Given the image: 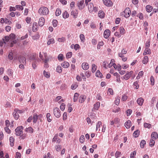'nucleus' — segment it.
<instances>
[{"instance_id": "nucleus-1", "label": "nucleus", "mask_w": 158, "mask_h": 158, "mask_svg": "<svg viewBox=\"0 0 158 158\" xmlns=\"http://www.w3.org/2000/svg\"><path fill=\"white\" fill-rule=\"evenodd\" d=\"M38 12L41 15H47L48 14L49 10L47 7L42 6L39 8Z\"/></svg>"}, {"instance_id": "nucleus-2", "label": "nucleus", "mask_w": 158, "mask_h": 158, "mask_svg": "<svg viewBox=\"0 0 158 158\" xmlns=\"http://www.w3.org/2000/svg\"><path fill=\"white\" fill-rule=\"evenodd\" d=\"M87 5H88V10L89 12H96L98 10V7L96 6L94 7L93 3L90 2Z\"/></svg>"}, {"instance_id": "nucleus-3", "label": "nucleus", "mask_w": 158, "mask_h": 158, "mask_svg": "<svg viewBox=\"0 0 158 158\" xmlns=\"http://www.w3.org/2000/svg\"><path fill=\"white\" fill-rule=\"evenodd\" d=\"M131 14V10L129 7L126 8L121 13L122 16L126 18H128L130 17Z\"/></svg>"}, {"instance_id": "nucleus-4", "label": "nucleus", "mask_w": 158, "mask_h": 158, "mask_svg": "<svg viewBox=\"0 0 158 158\" xmlns=\"http://www.w3.org/2000/svg\"><path fill=\"white\" fill-rule=\"evenodd\" d=\"M84 0H80L77 1V6L80 10L83 9L85 6Z\"/></svg>"}, {"instance_id": "nucleus-5", "label": "nucleus", "mask_w": 158, "mask_h": 158, "mask_svg": "<svg viewBox=\"0 0 158 158\" xmlns=\"http://www.w3.org/2000/svg\"><path fill=\"white\" fill-rule=\"evenodd\" d=\"M53 114L57 118H59L61 116L60 111L59 108L55 107L53 109Z\"/></svg>"}, {"instance_id": "nucleus-6", "label": "nucleus", "mask_w": 158, "mask_h": 158, "mask_svg": "<svg viewBox=\"0 0 158 158\" xmlns=\"http://www.w3.org/2000/svg\"><path fill=\"white\" fill-rule=\"evenodd\" d=\"M120 122V119L118 118H115L114 120L110 121V124L111 125H114V124H117V127H119L120 126L119 124Z\"/></svg>"}, {"instance_id": "nucleus-7", "label": "nucleus", "mask_w": 158, "mask_h": 158, "mask_svg": "<svg viewBox=\"0 0 158 158\" xmlns=\"http://www.w3.org/2000/svg\"><path fill=\"white\" fill-rule=\"evenodd\" d=\"M23 128L22 126H19L17 127L15 130V134L16 135L19 136L23 133Z\"/></svg>"}, {"instance_id": "nucleus-8", "label": "nucleus", "mask_w": 158, "mask_h": 158, "mask_svg": "<svg viewBox=\"0 0 158 158\" xmlns=\"http://www.w3.org/2000/svg\"><path fill=\"white\" fill-rule=\"evenodd\" d=\"M103 2L106 6L110 7L112 6L113 3L111 0H103Z\"/></svg>"}, {"instance_id": "nucleus-9", "label": "nucleus", "mask_w": 158, "mask_h": 158, "mask_svg": "<svg viewBox=\"0 0 158 158\" xmlns=\"http://www.w3.org/2000/svg\"><path fill=\"white\" fill-rule=\"evenodd\" d=\"M110 34V31L109 29L106 30L104 32V37L106 39L109 38Z\"/></svg>"}, {"instance_id": "nucleus-10", "label": "nucleus", "mask_w": 158, "mask_h": 158, "mask_svg": "<svg viewBox=\"0 0 158 158\" xmlns=\"http://www.w3.org/2000/svg\"><path fill=\"white\" fill-rule=\"evenodd\" d=\"M133 73V71H131L129 72H127V73L124 76V78L126 80H128L130 77L131 75Z\"/></svg>"}, {"instance_id": "nucleus-11", "label": "nucleus", "mask_w": 158, "mask_h": 158, "mask_svg": "<svg viewBox=\"0 0 158 158\" xmlns=\"http://www.w3.org/2000/svg\"><path fill=\"white\" fill-rule=\"evenodd\" d=\"M78 11L77 10H73L71 12V15L73 16L74 18H76L78 16Z\"/></svg>"}, {"instance_id": "nucleus-12", "label": "nucleus", "mask_w": 158, "mask_h": 158, "mask_svg": "<svg viewBox=\"0 0 158 158\" xmlns=\"http://www.w3.org/2000/svg\"><path fill=\"white\" fill-rule=\"evenodd\" d=\"M44 23L45 19L43 17H40L39 21V25L40 27H42L44 25Z\"/></svg>"}, {"instance_id": "nucleus-13", "label": "nucleus", "mask_w": 158, "mask_h": 158, "mask_svg": "<svg viewBox=\"0 0 158 158\" xmlns=\"http://www.w3.org/2000/svg\"><path fill=\"white\" fill-rule=\"evenodd\" d=\"M52 142H55L56 143H59L60 142V139L58 137L57 134L56 135L52 140Z\"/></svg>"}, {"instance_id": "nucleus-14", "label": "nucleus", "mask_w": 158, "mask_h": 158, "mask_svg": "<svg viewBox=\"0 0 158 158\" xmlns=\"http://www.w3.org/2000/svg\"><path fill=\"white\" fill-rule=\"evenodd\" d=\"M81 67L84 70H87L89 68V66L87 63L84 62L82 64Z\"/></svg>"}, {"instance_id": "nucleus-15", "label": "nucleus", "mask_w": 158, "mask_h": 158, "mask_svg": "<svg viewBox=\"0 0 158 158\" xmlns=\"http://www.w3.org/2000/svg\"><path fill=\"white\" fill-rule=\"evenodd\" d=\"M137 104L140 106H142L144 102V99L142 98H139L137 100Z\"/></svg>"}, {"instance_id": "nucleus-16", "label": "nucleus", "mask_w": 158, "mask_h": 158, "mask_svg": "<svg viewBox=\"0 0 158 158\" xmlns=\"http://www.w3.org/2000/svg\"><path fill=\"white\" fill-rule=\"evenodd\" d=\"M86 98V97L85 96L81 95L79 98V102L80 103H82L85 101Z\"/></svg>"}, {"instance_id": "nucleus-17", "label": "nucleus", "mask_w": 158, "mask_h": 158, "mask_svg": "<svg viewBox=\"0 0 158 158\" xmlns=\"http://www.w3.org/2000/svg\"><path fill=\"white\" fill-rule=\"evenodd\" d=\"M42 116V115L41 114L39 115V116H38L37 114H34L33 117V123H36L37 121L38 116H39L40 117H41Z\"/></svg>"}, {"instance_id": "nucleus-18", "label": "nucleus", "mask_w": 158, "mask_h": 158, "mask_svg": "<svg viewBox=\"0 0 158 158\" xmlns=\"http://www.w3.org/2000/svg\"><path fill=\"white\" fill-rule=\"evenodd\" d=\"M38 29V25L37 23L34 22L33 24L32 31H36Z\"/></svg>"}, {"instance_id": "nucleus-19", "label": "nucleus", "mask_w": 158, "mask_h": 158, "mask_svg": "<svg viewBox=\"0 0 158 158\" xmlns=\"http://www.w3.org/2000/svg\"><path fill=\"white\" fill-rule=\"evenodd\" d=\"M152 139L156 140L158 138V134L156 132H153L151 134Z\"/></svg>"}, {"instance_id": "nucleus-20", "label": "nucleus", "mask_w": 158, "mask_h": 158, "mask_svg": "<svg viewBox=\"0 0 158 158\" xmlns=\"http://www.w3.org/2000/svg\"><path fill=\"white\" fill-rule=\"evenodd\" d=\"M131 124V121L130 120H128L125 123V126L127 129H129L130 127Z\"/></svg>"}, {"instance_id": "nucleus-21", "label": "nucleus", "mask_w": 158, "mask_h": 158, "mask_svg": "<svg viewBox=\"0 0 158 158\" xmlns=\"http://www.w3.org/2000/svg\"><path fill=\"white\" fill-rule=\"evenodd\" d=\"M25 131L26 132L32 133H33L34 130L32 127H29L28 128L25 129Z\"/></svg>"}, {"instance_id": "nucleus-22", "label": "nucleus", "mask_w": 158, "mask_h": 158, "mask_svg": "<svg viewBox=\"0 0 158 158\" xmlns=\"http://www.w3.org/2000/svg\"><path fill=\"white\" fill-rule=\"evenodd\" d=\"M100 106V102H97L94 105L93 109L96 110H98Z\"/></svg>"}, {"instance_id": "nucleus-23", "label": "nucleus", "mask_w": 158, "mask_h": 158, "mask_svg": "<svg viewBox=\"0 0 158 158\" xmlns=\"http://www.w3.org/2000/svg\"><path fill=\"white\" fill-rule=\"evenodd\" d=\"M151 53V50L150 49L148 48H146L144 52L143 53L144 55H145L146 54H149Z\"/></svg>"}, {"instance_id": "nucleus-24", "label": "nucleus", "mask_w": 158, "mask_h": 158, "mask_svg": "<svg viewBox=\"0 0 158 158\" xmlns=\"http://www.w3.org/2000/svg\"><path fill=\"white\" fill-rule=\"evenodd\" d=\"M61 66L64 68H67L69 66V64L68 62L64 61L61 64Z\"/></svg>"}, {"instance_id": "nucleus-25", "label": "nucleus", "mask_w": 158, "mask_h": 158, "mask_svg": "<svg viewBox=\"0 0 158 158\" xmlns=\"http://www.w3.org/2000/svg\"><path fill=\"white\" fill-rule=\"evenodd\" d=\"M118 56L119 57L122 58V60L124 62H125L127 61V57H125L123 55V54L121 53H118Z\"/></svg>"}, {"instance_id": "nucleus-26", "label": "nucleus", "mask_w": 158, "mask_h": 158, "mask_svg": "<svg viewBox=\"0 0 158 158\" xmlns=\"http://www.w3.org/2000/svg\"><path fill=\"white\" fill-rule=\"evenodd\" d=\"M98 16L101 18H103L105 16V14L104 12L102 10H100L98 13Z\"/></svg>"}, {"instance_id": "nucleus-27", "label": "nucleus", "mask_w": 158, "mask_h": 158, "mask_svg": "<svg viewBox=\"0 0 158 158\" xmlns=\"http://www.w3.org/2000/svg\"><path fill=\"white\" fill-rule=\"evenodd\" d=\"M9 140L10 143V145L11 147H13L14 145L15 139L12 136L10 137Z\"/></svg>"}, {"instance_id": "nucleus-28", "label": "nucleus", "mask_w": 158, "mask_h": 158, "mask_svg": "<svg viewBox=\"0 0 158 158\" xmlns=\"http://www.w3.org/2000/svg\"><path fill=\"white\" fill-rule=\"evenodd\" d=\"M148 62V57L147 56H145L143 58L142 62L144 64H147Z\"/></svg>"}, {"instance_id": "nucleus-29", "label": "nucleus", "mask_w": 158, "mask_h": 158, "mask_svg": "<svg viewBox=\"0 0 158 158\" xmlns=\"http://www.w3.org/2000/svg\"><path fill=\"white\" fill-rule=\"evenodd\" d=\"M120 110L121 109L119 107H117V106L115 107V106H114V108L112 110V111L113 112L116 113L120 112Z\"/></svg>"}, {"instance_id": "nucleus-30", "label": "nucleus", "mask_w": 158, "mask_h": 158, "mask_svg": "<svg viewBox=\"0 0 158 158\" xmlns=\"http://www.w3.org/2000/svg\"><path fill=\"white\" fill-rule=\"evenodd\" d=\"M56 71L57 73H61L62 72V69L60 66L58 65L56 68Z\"/></svg>"}, {"instance_id": "nucleus-31", "label": "nucleus", "mask_w": 158, "mask_h": 158, "mask_svg": "<svg viewBox=\"0 0 158 158\" xmlns=\"http://www.w3.org/2000/svg\"><path fill=\"white\" fill-rule=\"evenodd\" d=\"M120 98L118 96H117L116 98L115 99L114 101L115 104L118 105H119V102H120Z\"/></svg>"}, {"instance_id": "nucleus-32", "label": "nucleus", "mask_w": 158, "mask_h": 158, "mask_svg": "<svg viewBox=\"0 0 158 158\" xmlns=\"http://www.w3.org/2000/svg\"><path fill=\"white\" fill-rule=\"evenodd\" d=\"M102 125V123L101 121H99L97 123L96 125V130L98 131V130L99 131L100 130V127Z\"/></svg>"}, {"instance_id": "nucleus-33", "label": "nucleus", "mask_w": 158, "mask_h": 158, "mask_svg": "<svg viewBox=\"0 0 158 158\" xmlns=\"http://www.w3.org/2000/svg\"><path fill=\"white\" fill-rule=\"evenodd\" d=\"M137 16L141 20H143V15L141 13H139L137 15Z\"/></svg>"}, {"instance_id": "nucleus-34", "label": "nucleus", "mask_w": 158, "mask_h": 158, "mask_svg": "<svg viewBox=\"0 0 158 158\" xmlns=\"http://www.w3.org/2000/svg\"><path fill=\"white\" fill-rule=\"evenodd\" d=\"M146 10L148 12H151L152 9V7L150 5H147L146 7Z\"/></svg>"}, {"instance_id": "nucleus-35", "label": "nucleus", "mask_w": 158, "mask_h": 158, "mask_svg": "<svg viewBox=\"0 0 158 158\" xmlns=\"http://www.w3.org/2000/svg\"><path fill=\"white\" fill-rule=\"evenodd\" d=\"M46 118L48 119V122H51L52 121V117L51 116L50 114L49 113H47L46 114Z\"/></svg>"}, {"instance_id": "nucleus-36", "label": "nucleus", "mask_w": 158, "mask_h": 158, "mask_svg": "<svg viewBox=\"0 0 158 158\" xmlns=\"http://www.w3.org/2000/svg\"><path fill=\"white\" fill-rule=\"evenodd\" d=\"M78 84L77 83H75L72 85L71 88L72 89H75L78 87Z\"/></svg>"}, {"instance_id": "nucleus-37", "label": "nucleus", "mask_w": 158, "mask_h": 158, "mask_svg": "<svg viewBox=\"0 0 158 158\" xmlns=\"http://www.w3.org/2000/svg\"><path fill=\"white\" fill-rule=\"evenodd\" d=\"M119 30L120 34L123 35L125 33V30L123 27H120L119 28Z\"/></svg>"}, {"instance_id": "nucleus-38", "label": "nucleus", "mask_w": 158, "mask_h": 158, "mask_svg": "<svg viewBox=\"0 0 158 158\" xmlns=\"http://www.w3.org/2000/svg\"><path fill=\"white\" fill-rule=\"evenodd\" d=\"M13 115L15 118L16 119H17L19 117V115L18 113L16 111H15V110H14V111L13 113Z\"/></svg>"}, {"instance_id": "nucleus-39", "label": "nucleus", "mask_w": 158, "mask_h": 158, "mask_svg": "<svg viewBox=\"0 0 158 158\" xmlns=\"http://www.w3.org/2000/svg\"><path fill=\"white\" fill-rule=\"evenodd\" d=\"M69 14L66 11H65L64 12L63 14V17L64 19L68 18L69 17Z\"/></svg>"}, {"instance_id": "nucleus-40", "label": "nucleus", "mask_w": 158, "mask_h": 158, "mask_svg": "<svg viewBox=\"0 0 158 158\" xmlns=\"http://www.w3.org/2000/svg\"><path fill=\"white\" fill-rule=\"evenodd\" d=\"M139 130H137L134 131L133 134V135L135 137H138L139 135Z\"/></svg>"}, {"instance_id": "nucleus-41", "label": "nucleus", "mask_w": 158, "mask_h": 158, "mask_svg": "<svg viewBox=\"0 0 158 158\" xmlns=\"http://www.w3.org/2000/svg\"><path fill=\"white\" fill-rule=\"evenodd\" d=\"M78 96L79 94L77 93H75L73 97V101L74 102H76L77 101Z\"/></svg>"}, {"instance_id": "nucleus-42", "label": "nucleus", "mask_w": 158, "mask_h": 158, "mask_svg": "<svg viewBox=\"0 0 158 158\" xmlns=\"http://www.w3.org/2000/svg\"><path fill=\"white\" fill-rule=\"evenodd\" d=\"M146 142L145 140H142L140 143V147L142 148H143L144 147V145L146 144Z\"/></svg>"}, {"instance_id": "nucleus-43", "label": "nucleus", "mask_w": 158, "mask_h": 158, "mask_svg": "<svg viewBox=\"0 0 158 158\" xmlns=\"http://www.w3.org/2000/svg\"><path fill=\"white\" fill-rule=\"evenodd\" d=\"M96 76L97 77L101 78L102 75L99 71L98 70L96 73Z\"/></svg>"}, {"instance_id": "nucleus-44", "label": "nucleus", "mask_w": 158, "mask_h": 158, "mask_svg": "<svg viewBox=\"0 0 158 158\" xmlns=\"http://www.w3.org/2000/svg\"><path fill=\"white\" fill-rule=\"evenodd\" d=\"M55 41L53 38H52L49 39L48 41L47 44L49 45L51 44H53L54 43Z\"/></svg>"}, {"instance_id": "nucleus-45", "label": "nucleus", "mask_w": 158, "mask_h": 158, "mask_svg": "<svg viewBox=\"0 0 158 158\" xmlns=\"http://www.w3.org/2000/svg\"><path fill=\"white\" fill-rule=\"evenodd\" d=\"M61 13V11L60 10V9L59 8H57V9L56 10L55 12L56 15V16H59L60 15Z\"/></svg>"}, {"instance_id": "nucleus-46", "label": "nucleus", "mask_w": 158, "mask_h": 158, "mask_svg": "<svg viewBox=\"0 0 158 158\" xmlns=\"http://www.w3.org/2000/svg\"><path fill=\"white\" fill-rule=\"evenodd\" d=\"M2 40H3L4 43L6 44V42H8L10 40V37L8 36H5L4 37V39H3Z\"/></svg>"}, {"instance_id": "nucleus-47", "label": "nucleus", "mask_w": 158, "mask_h": 158, "mask_svg": "<svg viewBox=\"0 0 158 158\" xmlns=\"http://www.w3.org/2000/svg\"><path fill=\"white\" fill-rule=\"evenodd\" d=\"M10 39V40H13L15 39V35L14 34H11L9 35Z\"/></svg>"}, {"instance_id": "nucleus-48", "label": "nucleus", "mask_w": 158, "mask_h": 158, "mask_svg": "<svg viewBox=\"0 0 158 158\" xmlns=\"http://www.w3.org/2000/svg\"><path fill=\"white\" fill-rule=\"evenodd\" d=\"M43 74L47 78H49L50 77L49 73L48 72H46L45 71H44Z\"/></svg>"}, {"instance_id": "nucleus-49", "label": "nucleus", "mask_w": 158, "mask_h": 158, "mask_svg": "<svg viewBox=\"0 0 158 158\" xmlns=\"http://www.w3.org/2000/svg\"><path fill=\"white\" fill-rule=\"evenodd\" d=\"M155 140H154L153 139H150V142L149 143V145L151 147H152L154 145L155 143Z\"/></svg>"}, {"instance_id": "nucleus-50", "label": "nucleus", "mask_w": 158, "mask_h": 158, "mask_svg": "<svg viewBox=\"0 0 158 158\" xmlns=\"http://www.w3.org/2000/svg\"><path fill=\"white\" fill-rule=\"evenodd\" d=\"M107 93L108 95H113V91L112 89L110 88L108 89Z\"/></svg>"}, {"instance_id": "nucleus-51", "label": "nucleus", "mask_w": 158, "mask_h": 158, "mask_svg": "<svg viewBox=\"0 0 158 158\" xmlns=\"http://www.w3.org/2000/svg\"><path fill=\"white\" fill-rule=\"evenodd\" d=\"M15 8L16 9L19 10H23V7L22 6L17 5L15 6Z\"/></svg>"}, {"instance_id": "nucleus-52", "label": "nucleus", "mask_w": 158, "mask_h": 158, "mask_svg": "<svg viewBox=\"0 0 158 158\" xmlns=\"http://www.w3.org/2000/svg\"><path fill=\"white\" fill-rule=\"evenodd\" d=\"M97 66L95 64H93L92 65V72L94 73L96 70Z\"/></svg>"}, {"instance_id": "nucleus-53", "label": "nucleus", "mask_w": 158, "mask_h": 158, "mask_svg": "<svg viewBox=\"0 0 158 158\" xmlns=\"http://www.w3.org/2000/svg\"><path fill=\"white\" fill-rule=\"evenodd\" d=\"M65 40V39L64 37L58 38L57 40L60 42H64Z\"/></svg>"}, {"instance_id": "nucleus-54", "label": "nucleus", "mask_w": 158, "mask_h": 158, "mask_svg": "<svg viewBox=\"0 0 158 158\" xmlns=\"http://www.w3.org/2000/svg\"><path fill=\"white\" fill-rule=\"evenodd\" d=\"M27 136V135L26 133H22L21 135L20 136V139H24L26 138V136Z\"/></svg>"}, {"instance_id": "nucleus-55", "label": "nucleus", "mask_w": 158, "mask_h": 158, "mask_svg": "<svg viewBox=\"0 0 158 158\" xmlns=\"http://www.w3.org/2000/svg\"><path fill=\"white\" fill-rule=\"evenodd\" d=\"M143 125L144 127L145 128H150L151 127V124L146 123H144Z\"/></svg>"}, {"instance_id": "nucleus-56", "label": "nucleus", "mask_w": 158, "mask_h": 158, "mask_svg": "<svg viewBox=\"0 0 158 158\" xmlns=\"http://www.w3.org/2000/svg\"><path fill=\"white\" fill-rule=\"evenodd\" d=\"M55 148L57 152L60 151L61 148V146L59 145L55 146Z\"/></svg>"}, {"instance_id": "nucleus-57", "label": "nucleus", "mask_w": 158, "mask_h": 158, "mask_svg": "<svg viewBox=\"0 0 158 158\" xmlns=\"http://www.w3.org/2000/svg\"><path fill=\"white\" fill-rule=\"evenodd\" d=\"M57 21L56 19H54L52 21V24L53 26L54 27H56L57 25Z\"/></svg>"}, {"instance_id": "nucleus-58", "label": "nucleus", "mask_w": 158, "mask_h": 158, "mask_svg": "<svg viewBox=\"0 0 158 158\" xmlns=\"http://www.w3.org/2000/svg\"><path fill=\"white\" fill-rule=\"evenodd\" d=\"M80 142L81 143H83L84 142V136L83 135H81L80 138Z\"/></svg>"}, {"instance_id": "nucleus-59", "label": "nucleus", "mask_w": 158, "mask_h": 158, "mask_svg": "<svg viewBox=\"0 0 158 158\" xmlns=\"http://www.w3.org/2000/svg\"><path fill=\"white\" fill-rule=\"evenodd\" d=\"M80 39L82 42H84L85 40L84 35L82 34H81L80 35Z\"/></svg>"}, {"instance_id": "nucleus-60", "label": "nucleus", "mask_w": 158, "mask_h": 158, "mask_svg": "<svg viewBox=\"0 0 158 158\" xmlns=\"http://www.w3.org/2000/svg\"><path fill=\"white\" fill-rule=\"evenodd\" d=\"M58 58L59 60H63V56L62 54H60L58 56Z\"/></svg>"}, {"instance_id": "nucleus-61", "label": "nucleus", "mask_w": 158, "mask_h": 158, "mask_svg": "<svg viewBox=\"0 0 158 158\" xmlns=\"http://www.w3.org/2000/svg\"><path fill=\"white\" fill-rule=\"evenodd\" d=\"M150 81L151 82V85H154V79L153 76H151L150 78Z\"/></svg>"}, {"instance_id": "nucleus-62", "label": "nucleus", "mask_w": 158, "mask_h": 158, "mask_svg": "<svg viewBox=\"0 0 158 158\" xmlns=\"http://www.w3.org/2000/svg\"><path fill=\"white\" fill-rule=\"evenodd\" d=\"M40 37V35L38 34H35L34 35L32 36V39L34 40L38 39Z\"/></svg>"}, {"instance_id": "nucleus-63", "label": "nucleus", "mask_w": 158, "mask_h": 158, "mask_svg": "<svg viewBox=\"0 0 158 158\" xmlns=\"http://www.w3.org/2000/svg\"><path fill=\"white\" fill-rule=\"evenodd\" d=\"M65 108V105L64 103H62L60 106V110L63 111L64 110Z\"/></svg>"}, {"instance_id": "nucleus-64", "label": "nucleus", "mask_w": 158, "mask_h": 158, "mask_svg": "<svg viewBox=\"0 0 158 158\" xmlns=\"http://www.w3.org/2000/svg\"><path fill=\"white\" fill-rule=\"evenodd\" d=\"M21 154L20 152H17L16 153L15 156V158H21Z\"/></svg>"}]
</instances>
